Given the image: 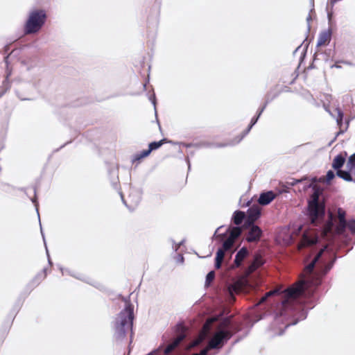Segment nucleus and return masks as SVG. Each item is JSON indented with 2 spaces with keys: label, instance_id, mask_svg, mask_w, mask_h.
Here are the masks:
<instances>
[{
  "label": "nucleus",
  "instance_id": "obj_44",
  "mask_svg": "<svg viewBox=\"0 0 355 355\" xmlns=\"http://www.w3.org/2000/svg\"><path fill=\"white\" fill-rule=\"evenodd\" d=\"M33 193H34V197L31 198V200L32 202L35 205V206L36 207V211L37 212V214H39L38 208H37L38 202H37V200L36 188L35 187H33Z\"/></svg>",
  "mask_w": 355,
  "mask_h": 355
},
{
  "label": "nucleus",
  "instance_id": "obj_25",
  "mask_svg": "<svg viewBox=\"0 0 355 355\" xmlns=\"http://www.w3.org/2000/svg\"><path fill=\"white\" fill-rule=\"evenodd\" d=\"M129 199L134 203L135 205H137L141 199V192L138 190L131 189V191L129 194Z\"/></svg>",
  "mask_w": 355,
  "mask_h": 355
},
{
  "label": "nucleus",
  "instance_id": "obj_40",
  "mask_svg": "<svg viewBox=\"0 0 355 355\" xmlns=\"http://www.w3.org/2000/svg\"><path fill=\"white\" fill-rule=\"evenodd\" d=\"M336 110H337V113H338V116L336 118V122H337V124L340 127H341V125H343V119L344 114L340 108H336Z\"/></svg>",
  "mask_w": 355,
  "mask_h": 355
},
{
  "label": "nucleus",
  "instance_id": "obj_3",
  "mask_svg": "<svg viewBox=\"0 0 355 355\" xmlns=\"http://www.w3.org/2000/svg\"><path fill=\"white\" fill-rule=\"evenodd\" d=\"M134 306L126 302L124 308L116 315L112 322L114 333L113 338L116 343H121L126 337L129 327L133 326Z\"/></svg>",
  "mask_w": 355,
  "mask_h": 355
},
{
  "label": "nucleus",
  "instance_id": "obj_56",
  "mask_svg": "<svg viewBox=\"0 0 355 355\" xmlns=\"http://www.w3.org/2000/svg\"><path fill=\"white\" fill-rule=\"evenodd\" d=\"M208 347L201 350L199 353H195L197 355H207Z\"/></svg>",
  "mask_w": 355,
  "mask_h": 355
},
{
  "label": "nucleus",
  "instance_id": "obj_17",
  "mask_svg": "<svg viewBox=\"0 0 355 355\" xmlns=\"http://www.w3.org/2000/svg\"><path fill=\"white\" fill-rule=\"evenodd\" d=\"M331 35L332 30L331 28L322 31L318 35L316 46L318 47L324 44L327 42H329L331 39Z\"/></svg>",
  "mask_w": 355,
  "mask_h": 355
},
{
  "label": "nucleus",
  "instance_id": "obj_37",
  "mask_svg": "<svg viewBox=\"0 0 355 355\" xmlns=\"http://www.w3.org/2000/svg\"><path fill=\"white\" fill-rule=\"evenodd\" d=\"M250 328L246 329L244 334L242 336H238L231 344L232 347H233L236 344L239 343L244 338H245L250 333Z\"/></svg>",
  "mask_w": 355,
  "mask_h": 355
},
{
  "label": "nucleus",
  "instance_id": "obj_38",
  "mask_svg": "<svg viewBox=\"0 0 355 355\" xmlns=\"http://www.w3.org/2000/svg\"><path fill=\"white\" fill-rule=\"evenodd\" d=\"M306 180H304L302 184V189L304 191H306L308 189H310V188H313V186H314V183L317 182V179L316 178H312V182H306Z\"/></svg>",
  "mask_w": 355,
  "mask_h": 355
},
{
  "label": "nucleus",
  "instance_id": "obj_18",
  "mask_svg": "<svg viewBox=\"0 0 355 355\" xmlns=\"http://www.w3.org/2000/svg\"><path fill=\"white\" fill-rule=\"evenodd\" d=\"M275 195L272 191L262 192L259 196L258 202L261 205H268L275 199Z\"/></svg>",
  "mask_w": 355,
  "mask_h": 355
},
{
  "label": "nucleus",
  "instance_id": "obj_35",
  "mask_svg": "<svg viewBox=\"0 0 355 355\" xmlns=\"http://www.w3.org/2000/svg\"><path fill=\"white\" fill-rule=\"evenodd\" d=\"M311 8L310 10V12L309 13L308 16L306 17V23H307V30H306V33H309L310 32V30H311V25H310V22L312 19V17H311V12H313L314 11V1L313 0H311Z\"/></svg>",
  "mask_w": 355,
  "mask_h": 355
},
{
  "label": "nucleus",
  "instance_id": "obj_32",
  "mask_svg": "<svg viewBox=\"0 0 355 355\" xmlns=\"http://www.w3.org/2000/svg\"><path fill=\"white\" fill-rule=\"evenodd\" d=\"M253 126L254 125H252V123H250L248 128L240 135L235 138V144L240 143L243 139V138L250 132V130L252 128Z\"/></svg>",
  "mask_w": 355,
  "mask_h": 355
},
{
  "label": "nucleus",
  "instance_id": "obj_61",
  "mask_svg": "<svg viewBox=\"0 0 355 355\" xmlns=\"http://www.w3.org/2000/svg\"><path fill=\"white\" fill-rule=\"evenodd\" d=\"M267 315V314H263L262 315H261L259 320L264 319Z\"/></svg>",
  "mask_w": 355,
  "mask_h": 355
},
{
  "label": "nucleus",
  "instance_id": "obj_55",
  "mask_svg": "<svg viewBox=\"0 0 355 355\" xmlns=\"http://www.w3.org/2000/svg\"><path fill=\"white\" fill-rule=\"evenodd\" d=\"M348 125H349V121L347 122V125L344 130L340 129V131H338L336 133V137H337L339 135L343 134L347 130Z\"/></svg>",
  "mask_w": 355,
  "mask_h": 355
},
{
  "label": "nucleus",
  "instance_id": "obj_8",
  "mask_svg": "<svg viewBox=\"0 0 355 355\" xmlns=\"http://www.w3.org/2000/svg\"><path fill=\"white\" fill-rule=\"evenodd\" d=\"M109 178L110 180V183L112 187L118 191L119 195L121 196V200L125 205L129 208L128 205L126 204L123 198V196L122 192L121 191L120 184H119V169L117 167H112L108 171Z\"/></svg>",
  "mask_w": 355,
  "mask_h": 355
},
{
  "label": "nucleus",
  "instance_id": "obj_58",
  "mask_svg": "<svg viewBox=\"0 0 355 355\" xmlns=\"http://www.w3.org/2000/svg\"><path fill=\"white\" fill-rule=\"evenodd\" d=\"M186 162L187 163V165H188V169L189 171L191 169V164H190V160L189 159V157H187L186 158Z\"/></svg>",
  "mask_w": 355,
  "mask_h": 355
},
{
  "label": "nucleus",
  "instance_id": "obj_53",
  "mask_svg": "<svg viewBox=\"0 0 355 355\" xmlns=\"http://www.w3.org/2000/svg\"><path fill=\"white\" fill-rule=\"evenodd\" d=\"M7 335L0 331V347L3 343Z\"/></svg>",
  "mask_w": 355,
  "mask_h": 355
},
{
  "label": "nucleus",
  "instance_id": "obj_39",
  "mask_svg": "<svg viewBox=\"0 0 355 355\" xmlns=\"http://www.w3.org/2000/svg\"><path fill=\"white\" fill-rule=\"evenodd\" d=\"M346 227L352 234L355 235V219H350L347 221Z\"/></svg>",
  "mask_w": 355,
  "mask_h": 355
},
{
  "label": "nucleus",
  "instance_id": "obj_26",
  "mask_svg": "<svg viewBox=\"0 0 355 355\" xmlns=\"http://www.w3.org/2000/svg\"><path fill=\"white\" fill-rule=\"evenodd\" d=\"M166 143H172V141L168 140L166 138H164L158 141H153L149 144L148 148L152 152L153 150H155L158 149L159 147H161L163 144Z\"/></svg>",
  "mask_w": 355,
  "mask_h": 355
},
{
  "label": "nucleus",
  "instance_id": "obj_50",
  "mask_svg": "<svg viewBox=\"0 0 355 355\" xmlns=\"http://www.w3.org/2000/svg\"><path fill=\"white\" fill-rule=\"evenodd\" d=\"M175 258H176V263L177 264H182L183 263L184 257L182 254H178Z\"/></svg>",
  "mask_w": 355,
  "mask_h": 355
},
{
  "label": "nucleus",
  "instance_id": "obj_22",
  "mask_svg": "<svg viewBox=\"0 0 355 355\" xmlns=\"http://www.w3.org/2000/svg\"><path fill=\"white\" fill-rule=\"evenodd\" d=\"M10 75L11 71H8V69H7L6 78L3 81L2 85L0 88V98L2 97L10 87V83L9 82V77Z\"/></svg>",
  "mask_w": 355,
  "mask_h": 355
},
{
  "label": "nucleus",
  "instance_id": "obj_36",
  "mask_svg": "<svg viewBox=\"0 0 355 355\" xmlns=\"http://www.w3.org/2000/svg\"><path fill=\"white\" fill-rule=\"evenodd\" d=\"M346 166L349 170H353L355 168V153L348 158Z\"/></svg>",
  "mask_w": 355,
  "mask_h": 355
},
{
  "label": "nucleus",
  "instance_id": "obj_14",
  "mask_svg": "<svg viewBox=\"0 0 355 355\" xmlns=\"http://www.w3.org/2000/svg\"><path fill=\"white\" fill-rule=\"evenodd\" d=\"M62 275H69L83 282H85L87 275L76 271L75 268H58Z\"/></svg>",
  "mask_w": 355,
  "mask_h": 355
},
{
  "label": "nucleus",
  "instance_id": "obj_1",
  "mask_svg": "<svg viewBox=\"0 0 355 355\" xmlns=\"http://www.w3.org/2000/svg\"><path fill=\"white\" fill-rule=\"evenodd\" d=\"M305 268L309 278L299 280L283 291L284 300L281 302L283 309L279 313H274L273 321L268 329L275 330L286 321L288 323L283 329L279 328L275 336H282L288 327L306 320L309 311L320 303L323 295L320 286L331 268H323L320 270H316V268Z\"/></svg>",
  "mask_w": 355,
  "mask_h": 355
},
{
  "label": "nucleus",
  "instance_id": "obj_60",
  "mask_svg": "<svg viewBox=\"0 0 355 355\" xmlns=\"http://www.w3.org/2000/svg\"><path fill=\"white\" fill-rule=\"evenodd\" d=\"M68 144V142H66L65 144H64L63 145H62L59 148H57L56 150H54V152H58L60 149L62 148L64 146H65L67 144Z\"/></svg>",
  "mask_w": 355,
  "mask_h": 355
},
{
  "label": "nucleus",
  "instance_id": "obj_24",
  "mask_svg": "<svg viewBox=\"0 0 355 355\" xmlns=\"http://www.w3.org/2000/svg\"><path fill=\"white\" fill-rule=\"evenodd\" d=\"M351 171L347 168V170H342L340 169L336 171V175L340 178H342L343 180L347 181V182H355V180L353 179Z\"/></svg>",
  "mask_w": 355,
  "mask_h": 355
},
{
  "label": "nucleus",
  "instance_id": "obj_19",
  "mask_svg": "<svg viewBox=\"0 0 355 355\" xmlns=\"http://www.w3.org/2000/svg\"><path fill=\"white\" fill-rule=\"evenodd\" d=\"M279 93H280V92H276V93L272 94L271 92H268L266 96V100H265L264 104L258 109V110L257 112V114L260 116L261 115V114L263 113V112L265 110L268 104H269L275 98H277L279 96Z\"/></svg>",
  "mask_w": 355,
  "mask_h": 355
},
{
  "label": "nucleus",
  "instance_id": "obj_4",
  "mask_svg": "<svg viewBox=\"0 0 355 355\" xmlns=\"http://www.w3.org/2000/svg\"><path fill=\"white\" fill-rule=\"evenodd\" d=\"M313 192L308 202V215L313 227H318L324 220L325 209L324 206L320 204L319 198L322 195L323 189L316 184L312 188Z\"/></svg>",
  "mask_w": 355,
  "mask_h": 355
},
{
  "label": "nucleus",
  "instance_id": "obj_27",
  "mask_svg": "<svg viewBox=\"0 0 355 355\" xmlns=\"http://www.w3.org/2000/svg\"><path fill=\"white\" fill-rule=\"evenodd\" d=\"M183 338L184 336H180L176 339H175V340L172 343L167 345V347L164 350V354H168L172 350H173L180 343Z\"/></svg>",
  "mask_w": 355,
  "mask_h": 355
},
{
  "label": "nucleus",
  "instance_id": "obj_6",
  "mask_svg": "<svg viewBox=\"0 0 355 355\" xmlns=\"http://www.w3.org/2000/svg\"><path fill=\"white\" fill-rule=\"evenodd\" d=\"M243 227L246 229L245 239L248 243H258L263 235L262 230L256 224H249Z\"/></svg>",
  "mask_w": 355,
  "mask_h": 355
},
{
  "label": "nucleus",
  "instance_id": "obj_46",
  "mask_svg": "<svg viewBox=\"0 0 355 355\" xmlns=\"http://www.w3.org/2000/svg\"><path fill=\"white\" fill-rule=\"evenodd\" d=\"M279 292V289H275L273 291H268V293H266V295L261 297V302H263L266 300V299L267 297H268L269 296H271L275 293H277Z\"/></svg>",
  "mask_w": 355,
  "mask_h": 355
},
{
  "label": "nucleus",
  "instance_id": "obj_54",
  "mask_svg": "<svg viewBox=\"0 0 355 355\" xmlns=\"http://www.w3.org/2000/svg\"><path fill=\"white\" fill-rule=\"evenodd\" d=\"M160 347H161V346H159L157 348H155L153 350H151L150 352H149L148 353L146 354L145 355H155L158 352V350L159 349Z\"/></svg>",
  "mask_w": 355,
  "mask_h": 355
},
{
  "label": "nucleus",
  "instance_id": "obj_11",
  "mask_svg": "<svg viewBox=\"0 0 355 355\" xmlns=\"http://www.w3.org/2000/svg\"><path fill=\"white\" fill-rule=\"evenodd\" d=\"M320 236L313 230H304L301 238V244L303 246H311L319 242Z\"/></svg>",
  "mask_w": 355,
  "mask_h": 355
},
{
  "label": "nucleus",
  "instance_id": "obj_47",
  "mask_svg": "<svg viewBox=\"0 0 355 355\" xmlns=\"http://www.w3.org/2000/svg\"><path fill=\"white\" fill-rule=\"evenodd\" d=\"M223 336H224L223 341L225 345L231 339L232 335L231 334V333L230 331L224 330Z\"/></svg>",
  "mask_w": 355,
  "mask_h": 355
},
{
  "label": "nucleus",
  "instance_id": "obj_41",
  "mask_svg": "<svg viewBox=\"0 0 355 355\" xmlns=\"http://www.w3.org/2000/svg\"><path fill=\"white\" fill-rule=\"evenodd\" d=\"M335 178V173L332 170H329L326 174V180L325 182L327 184L331 183V181Z\"/></svg>",
  "mask_w": 355,
  "mask_h": 355
},
{
  "label": "nucleus",
  "instance_id": "obj_2",
  "mask_svg": "<svg viewBox=\"0 0 355 355\" xmlns=\"http://www.w3.org/2000/svg\"><path fill=\"white\" fill-rule=\"evenodd\" d=\"M232 220L236 226H230L224 233L218 234V231L223 227V225H221L216 230L213 235V238L218 239V241L222 243L221 247L216 252L214 266H222L226 252L230 253V257L234 253L232 248L236 239L241 234V228L239 225L244 223L246 220V214L243 211L236 210L234 212Z\"/></svg>",
  "mask_w": 355,
  "mask_h": 355
},
{
  "label": "nucleus",
  "instance_id": "obj_52",
  "mask_svg": "<svg viewBox=\"0 0 355 355\" xmlns=\"http://www.w3.org/2000/svg\"><path fill=\"white\" fill-rule=\"evenodd\" d=\"M259 117H260V116H259V115H257V114H256L255 116H254L252 118L251 121H250V123H252V125H254L257 123V121H258V120H259Z\"/></svg>",
  "mask_w": 355,
  "mask_h": 355
},
{
  "label": "nucleus",
  "instance_id": "obj_43",
  "mask_svg": "<svg viewBox=\"0 0 355 355\" xmlns=\"http://www.w3.org/2000/svg\"><path fill=\"white\" fill-rule=\"evenodd\" d=\"M104 293H105L106 295H107V296H109L110 297H111L112 300H114L115 297H122V295L121 293H119V294H116L115 292L110 288H108V292H104Z\"/></svg>",
  "mask_w": 355,
  "mask_h": 355
},
{
  "label": "nucleus",
  "instance_id": "obj_21",
  "mask_svg": "<svg viewBox=\"0 0 355 355\" xmlns=\"http://www.w3.org/2000/svg\"><path fill=\"white\" fill-rule=\"evenodd\" d=\"M345 162V157L343 155L338 154L333 159L332 168L336 171H337L342 168Z\"/></svg>",
  "mask_w": 355,
  "mask_h": 355
},
{
  "label": "nucleus",
  "instance_id": "obj_12",
  "mask_svg": "<svg viewBox=\"0 0 355 355\" xmlns=\"http://www.w3.org/2000/svg\"><path fill=\"white\" fill-rule=\"evenodd\" d=\"M261 214V208L259 206L256 205H252L247 210L246 220H245L244 224L245 225L255 224V221L260 218Z\"/></svg>",
  "mask_w": 355,
  "mask_h": 355
},
{
  "label": "nucleus",
  "instance_id": "obj_31",
  "mask_svg": "<svg viewBox=\"0 0 355 355\" xmlns=\"http://www.w3.org/2000/svg\"><path fill=\"white\" fill-rule=\"evenodd\" d=\"M338 216L340 220V223L343 228L346 227L347 221L345 219L346 213L342 208L338 209Z\"/></svg>",
  "mask_w": 355,
  "mask_h": 355
},
{
  "label": "nucleus",
  "instance_id": "obj_23",
  "mask_svg": "<svg viewBox=\"0 0 355 355\" xmlns=\"http://www.w3.org/2000/svg\"><path fill=\"white\" fill-rule=\"evenodd\" d=\"M85 283L94 286V288H97L98 290H99L100 291H101L103 293L107 292V291L108 292V288L105 286L101 283L92 279L89 277H87Z\"/></svg>",
  "mask_w": 355,
  "mask_h": 355
},
{
  "label": "nucleus",
  "instance_id": "obj_15",
  "mask_svg": "<svg viewBox=\"0 0 355 355\" xmlns=\"http://www.w3.org/2000/svg\"><path fill=\"white\" fill-rule=\"evenodd\" d=\"M250 257V252L248 249L243 246L236 254L234 258V266H243V262Z\"/></svg>",
  "mask_w": 355,
  "mask_h": 355
},
{
  "label": "nucleus",
  "instance_id": "obj_29",
  "mask_svg": "<svg viewBox=\"0 0 355 355\" xmlns=\"http://www.w3.org/2000/svg\"><path fill=\"white\" fill-rule=\"evenodd\" d=\"M151 151L149 148L144 150L134 155L132 158V162L134 163L137 161H140L141 159L148 157L150 154Z\"/></svg>",
  "mask_w": 355,
  "mask_h": 355
},
{
  "label": "nucleus",
  "instance_id": "obj_62",
  "mask_svg": "<svg viewBox=\"0 0 355 355\" xmlns=\"http://www.w3.org/2000/svg\"><path fill=\"white\" fill-rule=\"evenodd\" d=\"M47 254H49L47 253ZM48 262H49V264L51 266H52V264H53V263H52V262H51V259H50V258H49V255H48Z\"/></svg>",
  "mask_w": 355,
  "mask_h": 355
},
{
  "label": "nucleus",
  "instance_id": "obj_28",
  "mask_svg": "<svg viewBox=\"0 0 355 355\" xmlns=\"http://www.w3.org/2000/svg\"><path fill=\"white\" fill-rule=\"evenodd\" d=\"M235 139L231 142V143H216V144H211V143H202V146L204 147H214V148H224L228 146H234L236 145L235 144Z\"/></svg>",
  "mask_w": 355,
  "mask_h": 355
},
{
  "label": "nucleus",
  "instance_id": "obj_42",
  "mask_svg": "<svg viewBox=\"0 0 355 355\" xmlns=\"http://www.w3.org/2000/svg\"><path fill=\"white\" fill-rule=\"evenodd\" d=\"M171 144H174V145H179L180 146H184L185 148H190L191 146H202V144H191V143L186 144V143H182V142H174L173 141H172Z\"/></svg>",
  "mask_w": 355,
  "mask_h": 355
},
{
  "label": "nucleus",
  "instance_id": "obj_30",
  "mask_svg": "<svg viewBox=\"0 0 355 355\" xmlns=\"http://www.w3.org/2000/svg\"><path fill=\"white\" fill-rule=\"evenodd\" d=\"M14 320H12L11 319H8V316L6 317V319L3 322L1 327L0 329V331L8 335L9 333L10 329L13 323Z\"/></svg>",
  "mask_w": 355,
  "mask_h": 355
},
{
  "label": "nucleus",
  "instance_id": "obj_10",
  "mask_svg": "<svg viewBox=\"0 0 355 355\" xmlns=\"http://www.w3.org/2000/svg\"><path fill=\"white\" fill-rule=\"evenodd\" d=\"M28 295V292H25L24 291L21 292L15 304H13L12 308L7 315L8 319L12 318V320H15L16 315L22 307L26 298Z\"/></svg>",
  "mask_w": 355,
  "mask_h": 355
},
{
  "label": "nucleus",
  "instance_id": "obj_59",
  "mask_svg": "<svg viewBox=\"0 0 355 355\" xmlns=\"http://www.w3.org/2000/svg\"><path fill=\"white\" fill-rule=\"evenodd\" d=\"M251 203V200H248L245 203H244L243 205H241L242 207H248L250 206Z\"/></svg>",
  "mask_w": 355,
  "mask_h": 355
},
{
  "label": "nucleus",
  "instance_id": "obj_5",
  "mask_svg": "<svg viewBox=\"0 0 355 355\" xmlns=\"http://www.w3.org/2000/svg\"><path fill=\"white\" fill-rule=\"evenodd\" d=\"M46 20L47 14L44 9H33L29 11L23 27L24 35L37 34L45 25Z\"/></svg>",
  "mask_w": 355,
  "mask_h": 355
},
{
  "label": "nucleus",
  "instance_id": "obj_57",
  "mask_svg": "<svg viewBox=\"0 0 355 355\" xmlns=\"http://www.w3.org/2000/svg\"><path fill=\"white\" fill-rule=\"evenodd\" d=\"M332 15H333L332 12H327V18H328L329 23H330L331 21Z\"/></svg>",
  "mask_w": 355,
  "mask_h": 355
},
{
  "label": "nucleus",
  "instance_id": "obj_63",
  "mask_svg": "<svg viewBox=\"0 0 355 355\" xmlns=\"http://www.w3.org/2000/svg\"><path fill=\"white\" fill-rule=\"evenodd\" d=\"M232 349V346H230V349L227 351L225 355H228L229 353L231 352Z\"/></svg>",
  "mask_w": 355,
  "mask_h": 355
},
{
  "label": "nucleus",
  "instance_id": "obj_34",
  "mask_svg": "<svg viewBox=\"0 0 355 355\" xmlns=\"http://www.w3.org/2000/svg\"><path fill=\"white\" fill-rule=\"evenodd\" d=\"M214 275L215 274L214 270L209 271L206 275L204 285L205 288H207L208 287L210 286L211 283L214 278Z\"/></svg>",
  "mask_w": 355,
  "mask_h": 355
},
{
  "label": "nucleus",
  "instance_id": "obj_45",
  "mask_svg": "<svg viewBox=\"0 0 355 355\" xmlns=\"http://www.w3.org/2000/svg\"><path fill=\"white\" fill-rule=\"evenodd\" d=\"M171 242L173 243V248L175 252H177L179 249V248L183 245V243L185 242V239H182L181 241H180L178 243H176L175 241L173 239H171Z\"/></svg>",
  "mask_w": 355,
  "mask_h": 355
},
{
  "label": "nucleus",
  "instance_id": "obj_48",
  "mask_svg": "<svg viewBox=\"0 0 355 355\" xmlns=\"http://www.w3.org/2000/svg\"><path fill=\"white\" fill-rule=\"evenodd\" d=\"M149 100L151 101L152 104L154 106V108H155V115L157 116V111H156V97H155V93H153V94H151L150 96H149Z\"/></svg>",
  "mask_w": 355,
  "mask_h": 355
},
{
  "label": "nucleus",
  "instance_id": "obj_20",
  "mask_svg": "<svg viewBox=\"0 0 355 355\" xmlns=\"http://www.w3.org/2000/svg\"><path fill=\"white\" fill-rule=\"evenodd\" d=\"M245 284V280L240 279L237 282L230 284L228 287L230 294L233 296L234 294L241 291Z\"/></svg>",
  "mask_w": 355,
  "mask_h": 355
},
{
  "label": "nucleus",
  "instance_id": "obj_64",
  "mask_svg": "<svg viewBox=\"0 0 355 355\" xmlns=\"http://www.w3.org/2000/svg\"><path fill=\"white\" fill-rule=\"evenodd\" d=\"M40 230H41V234L42 235L43 239L44 240V235L43 234V231H42V225H40Z\"/></svg>",
  "mask_w": 355,
  "mask_h": 355
},
{
  "label": "nucleus",
  "instance_id": "obj_16",
  "mask_svg": "<svg viewBox=\"0 0 355 355\" xmlns=\"http://www.w3.org/2000/svg\"><path fill=\"white\" fill-rule=\"evenodd\" d=\"M265 263L266 259L263 256V252L258 250L252 255V259L248 266H263Z\"/></svg>",
  "mask_w": 355,
  "mask_h": 355
},
{
  "label": "nucleus",
  "instance_id": "obj_9",
  "mask_svg": "<svg viewBox=\"0 0 355 355\" xmlns=\"http://www.w3.org/2000/svg\"><path fill=\"white\" fill-rule=\"evenodd\" d=\"M327 248L324 247L316 254L313 261L309 264L306 265L305 266H316L315 265L318 262L323 263V266H332L334 264L336 258L334 257L332 259H331L329 262H327V259L325 257L326 254H327Z\"/></svg>",
  "mask_w": 355,
  "mask_h": 355
},
{
  "label": "nucleus",
  "instance_id": "obj_49",
  "mask_svg": "<svg viewBox=\"0 0 355 355\" xmlns=\"http://www.w3.org/2000/svg\"><path fill=\"white\" fill-rule=\"evenodd\" d=\"M304 180H306V178H304V179H292L291 182H290L289 184L291 186H294L298 183H302Z\"/></svg>",
  "mask_w": 355,
  "mask_h": 355
},
{
  "label": "nucleus",
  "instance_id": "obj_33",
  "mask_svg": "<svg viewBox=\"0 0 355 355\" xmlns=\"http://www.w3.org/2000/svg\"><path fill=\"white\" fill-rule=\"evenodd\" d=\"M253 126L254 125H252V123H250L248 128L240 135L235 138V144L240 143L243 139V138L250 132V130L252 128Z\"/></svg>",
  "mask_w": 355,
  "mask_h": 355
},
{
  "label": "nucleus",
  "instance_id": "obj_51",
  "mask_svg": "<svg viewBox=\"0 0 355 355\" xmlns=\"http://www.w3.org/2000/svg\"><path fill=\"white\" fill-rule=\"evenodd\" d=\"M133 337H134V332L132 331H131V334L130 335V343H129V345H128V349H129V352L131 351L132 349V340H133Z\"/></svg>",
  "mask_w": 355,
  "mask_h": 355
},
{
  "label": "nucleus",
  "instance_id": "obj_7",
  "mask_svg": "<svg viewBox=\"0 0 355 355\" xmlns=\"http://www.w3.org/2000/svg\"><path fill=\"white\" fill-rule=\"evenodd\" d=\"M52 268H43L32 280L28 283L24 289V291L28 292V295L51 273Z\"/></svg>",
  "mask_w": 355,
  "mask_h": 355
},
{
  "label": "nucleus",
  "instance_id": "obj_13",
  "mask_svg": "<svg viewBox=\"0 0 355 355\" xmlns=\"http://www.w3.org/2000/svg\"><path fill=\"white\" fill-rule=\"evenodd\" d=\"M224 330H220L216 332L212 338L209 340L208 344L209 349H214L220 351L222 349L221 346H219L220 344L224 345Z\"/></svg>",
  "mask_w": 355,
  "mask_h": 355
}]
</instances>
